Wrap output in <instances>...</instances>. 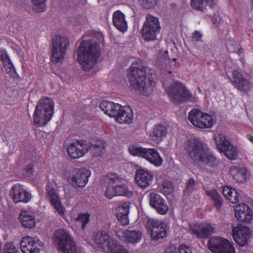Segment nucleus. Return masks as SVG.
<instances>
[{"label": "nucleus", "instance_id": "obj_1", "mask_svg": "<svg viewBox=\"0 0 253 253\" xmlns=\"http://www.w3.org/2000/svg\"><path fill=\"white\" fill-rule=\"evenodd\" d=\"M147 70L151 71L140 60L133 62L127 73L130 85L145 96L152 92L155 82L146 76Z\"/></svg>", "mask_w": 253, "mask_h": 253}, {"label": "nucleus", "instance_id": "obj_2", "mask_svg": "<svg viewBox=\"0 0 253 253\" xmlns=\"http://www.w3.org/2000/svg\"><path fill=\"white\" fill-rule=\"evenodd\" d=\"M185 150L194 162L201 163L211 168L218 166L219 160L198 138L189 139L185 145Z\"/></svg>", "mask_w": 253, "mask_h": 253}, {"label": "nucleus", "instance_id": "obj_3", "mask_svg": "<svg viewBox=\"0 0 253 253\" xmlns=\"http://www.w3.org/2000/svg\"><path fill=\"white\" fill-rule=\"evenodd\" d=\"M101 47L95 40H83L80 43V64L85 71H89L97 63L101 55Z\"/></svg>", "mask_w": 253, "mask_h": 253}, {"label": "nucleus", "instance_id": "obj_4", "mask_svg": "<svg viewBox=\"0 0 253 253\" xmlns=\"http://www.w3.org/2000/svg\"><path fill=\"white\" fill-rule=\"evenodd\" d=\"M54 103L50 98L44 97L37 102L34 114V124L37 127L45 126L52 119Z\"/></svg>", "mask_w": 253, "mask_h": 253}, {"label": "nucleus", "instance_id": "obj_5", "mask_svg": "<svg viewBox=\"0 0 253 253\" xmlns=\"http://www.w3.org/2000/svg\"><path fill=\"white\" fill-rule=\"evenodd\" d=\"M69 46L68 39L65 36L56 35L51 41L50 62L52 64L61 65L64 62Z\"/></svg>", "mask_w": 253, "mask_h": 253}, {"label": "nucleus", "instance_id": "obj_6", "mask_svg": "<svg viewBox=\"0 0 253 253\" xmlns=\"http://www.w3.org/2000/svg\"><path fill=\"white\" fill-rule=\"evenodd\" d=\"M128 151L131 155L140 157L155 166L159 167L163 164V159L155 149L145 148L135 145H130L128 147Z\"/></svg>", "mask_w": 253, "mask_h": 253}, {"label": "nucleus", "instance_id": "obj_7", "mask_svg": "<svg viewBox=\"0 0 253 253\" xmlns=\"http://www.w3.org/2000/svg\"><path fill=\"white\" fill-rule=\"evenodd\" d=\"M52 240L64 253H77L76 243L66 229L57 230L53 234Z\"/></svg>", "mask_w": 253, "mask_h": 253}, {"label": "nucleus", "instance_id": "obj_8", "mask_svg": "<svg viewBox=\"0 0 253 253\" xmlns=\"http://www.w3.org/2000/svg\"><path fill=\"white\" fill-rule=\"evenodd\" d=\"M172 102L180 103L188 100H193L194 97L183 84L174 82L167 90Z\"/></svg>", "mask_w": 253, "mask_h": 253}, {"label": "nucleus", "instance_id": "obj_9", "mask_svg": "<svg viewBox=\"0 0 253 253\" xmlns=\"http://www.w3.org/2000/svg\"><path fill=\"white\" fill-rule=\"evenodd\" d=\"M161 26L158 18L147 14L141 29V36L145 41L155 40L159 33Z\"/></svg>", "mask_w": 253, "mask_h": 253}, {"label": "nucleus", "instance_id": "obj_10", "mask_svg": "<svg viewBox=\"0 0 253 253\" xmlns=\"http://www.w3.org/2000/svg\"><path fill=\"white\" fill-rule=\"evenodd\" d=\"M214 139L215 141L216 148L220 153H223V155L228 159L235 160L238 158V152L237 148L234 147L222 134L217 133L214 134Z\"/></svg>", "mask_w": 253, "mask_h": 253}, {"label": "nucleus", "instance_id": "obj_11", "mask_svg": "<svg viewBox=\"0 0 253 253\" xmlns=\"http://www.w3.org/2000/svg\"><path fill=\"white\" fill-rule=\"evenodd\" d=\"M145 226L149 231L152 240L159 241L163 239L167 235V225L162 221L149 218Z\"/></svg>", "mask_w": 253, "mask_h": 253}, {"label": "nucleus", "instance_id": "obj_12", "mask_svg": "<svg viewBox=\"0 0 253 253\" xmlns=\"http://www.w3.org/2000/svg\"><path fill=\"white\" fill-rule=\"evenodd\" d=\"M208 247L212 253H236L233 244L228 240L220 237L210 239Z\"/></svg>", "mask_w": 253, "mask_h": 253}, {"label": "nucleus", "instance_id": "obj_13", "mask_svg": "<svg viewBox=\"0 0 253 253\" xmlns=\"http://www.w3.org/2000/svg\"><path fill=\"white\" fill-rule=\"evenodd\" d=\"M105 143L97 139L94 143L86 140H80V157L84 156L89 150L94 157L101 156L105 151Z\"/></svg>", "mask_w": 253, "mask_h": 253}, {"label": "nucleus", "instance_id": "obj_14", "mask_svg": "<svg viewBox=\"0 0 253 253\" xmlns=\"http://www.w3.org/2000/svg\"><path fill=\"white\" fill-rule=\"evenodd\" d=\"M20 249L23 253H40L43 247V243L37 237L27 236L22 238Z\"/></svg>", "mask_w": 253, "mask_h": 253}, {"label": "nucleus", "instance_id": "obj_15", "mask_svg": "<svg viewBox=\"0 0 253 253\" xmlns=\"http://www.w3.org/2000/svg\"><path fill=\"white\" fill-rule=\"evenodd\" d=\"M46 195L51 205L61 215L65 213V209L62 205L57 190L51 183H48L45 187Z\"/></svg>", "mask_w": 253, "mask_h": 253}, {"label": "nucleus", "instance_id": "obj_16", "mask_svg": "<svg viewBox=\"0 0 253 253\" xmlns=\"http://www.w3.org/2000/svg\"><path fill=\"white\" fill-rule=\"evenodd\" d=\"M10 194L15 203L20 202L27 203L31 198V193L22 185L17 183L12 186L11 188Z\"/></svg>", "mask_w": 253, "mask_h": 253}, {"label": "nucleus", "instance_id": "obj_17", "mask_svg": "<svg viewBox=\"0 0 253 253\" xmlns=\"http://www.w3.org/2000/svg\"><path fill=\"white\" fill-rule=\"evenodd\" d=\"M232 236L236 243L241 247L245 246L248 242V239L251 235V230L249 227L238 225L232 228Z\"/></svg>", "mask_w": 253, "mask_h": 253}, {"label": "nucleus", "instance_id": "obj_18", "mask_svg": "<svg viewBox=\"0 0 253 253\" xmlns=\"http://www.w3.org/2000/svg\"><path fill=\"white\" fill-rule=\"evenodd\" d=\"M234 211L236 219L240 222L249 223L253 218V211L246 204L236 205Z\"/></svg>", "mask_w": 253, "mask_h": 253}, {"label": "nucleus", "instance_id": "obj_19", "mask_svg": "<svg viewBox=\"0 0 253 253\" xmlns=\"http://www.w3.org/2000/svg\"><path fill=\"white\" fill-rule=\"evenodd\" d=\"M153 175L151 172L144 169H137L135 174L136 184L140 188L144 189L152 182Z\"/></svg>", "mask_w": 253, "mask_h": 253}, {"label": "nucleus", "instance_id": "obj_20", "mask_svg": "<svg viewBox=\"0 0 253 253\" xmlns=\"http://www.w3.org/2000/svg\"><path fill=\"white\" fill-rule=\"evenodd\" d=\"M150 204L159 214H165L168 211L166 201L157 193H150Z\"/></svg>", "mask_w": 253, "mask_h": 253}, {"label": "nucleus", "instance_id": "obj_21", "mask_svg": "<svg viewBox=\"0 0 253 253\" xmlns=\"http://www.w3.org/2000/svg\"><path fill=\"white\" fill-rule=\"evenodd\" d=\"M231 80V84L239 90L247 92L250 86V82L237 70H234Z\"/></svg>", "mask_w": 253, "mask_h": 253}, {"label": "nucleus", "instance_id": "obj_22", "mask_svg": "<svg viewBox=\"0 0 253 253\" xmlns=\"http://www.w3.org/2000/svg\"><path fill=\"white\" fill-rule=\"evenodd\" d=\"M114 118L118 123L130 124L133 119V111L129 107L121 106V108Z\"/></svg>", "mask_w": 253, "mask_h": 253}, {"label": "nucleus", "instance_id": "obj_23", "mask_svg": "<svg viewBox=\"0 0 253 253\" xmlns=\"http://www.w3.org/2000/svg\"><path fill=\"white\" fill-rule=\"evenodd\" d=\"M93 240L99 248L106 250L111 241L113 239L110 237L107 232L101 231L93 235Z\"/></svg>", "mask_w": 253, "mask_h": 253}, {"label": "nucleus", "instance_id": "obj_24", "mask_svg": "<svg viewBox=\"0 0 253 253\" xmlns=\"http://www.w3.org/2000/svg\"><path fill=\"white\" fill-rule=\"evenodd\" d=\"M99 108L108 116L115 117L121 108V105L112 101L103 100L100 103Z\"/></svg>", "mask_w": 253, "mask_h": 253}, {"label": "nucleus", "instance_id": "obj_25", "mask_svg": "<svg viewBox=\"0 0 253 253\" xmlns=\"http://www.w3.org/2000/svg\"><path fill=\"white\" fill-rule=\"evenodd\" d=\"M213 230V228L209 225L203 227L199 224H195L190 228V232L198 238L206 239L212 233Z\"/></svg>", "mask_w": 253, "mask_h": 253}, {"label": "nucleus", "instance_id": "obj_26", "mask_svg": "<svg viewBox=\"0 0 253 253\" xmlns=\"http://www.w3.org/2000/svg\"><path fill=\"white\" fill-rule=\"evenodd\" d=\"M230 173L237 182H242L247 177L248 169L239 166H232L230 169Z\"/></svg>", "mask_w": 253, "mask_h": 253}, {"label": "nucleus", "instance_id": "obj_27", "mask_svg": "<svg viewBox=\"0 0 253 253\" xmlns=\"http://www.w3.org/2000/svg\"><path fill=\"white\" fill-rule=\"evenodd\" d=\"M113 23L115 27L121 32H125L127 29V22L125 15L120 10L114 12Z\"/></svg>", "mask_w": 253, "mask_h": 253}, {"label": "nucleus", "instance_id": "obj_28", "mask_svg": "<svg viewBox=\"0 0 253 253\" xmlns=\"http://www.w3.org/2000/svg\"><path fill=\"white\" fill-rule=\"evenodd\" d=\"M20 219L22 225L27 228L31 229L36 226L35 216L30 211H22Z\"/></svg>", "mask_w": 253, "mask_h": 253}, {"label": "nucleus", "instance_id": "obj_29", "mask_svg": "<svg viewBox=\"0 0 253 253\" xmlns=\"http://www.w3.org/2000/svg\"><path fill=\"white\" fill-rule=\"evenodd\" d=\"M217 3V0H191V5L192 8L201 11H204L207 5L212 8Z\"/></svg>", "mask_w": 253, "mask_h": 253}, {"label": "nucleus", "instance_id": "obj_30", "mask_svg": "<svg viewBox=\"0 0 253 253\" xmlns=\"http://www.w3.org/2000/svg\"><path fill=\"white\" fill-rule=\"evenodd\" d=\"M123 236L128 243L136 244L141 239V233L138 230H126L123 232Z\"/></svg>", "mask_w": 253, "mask_h": 253}, {"label": "nucleus", "instance_id": "obj_31", "mask_svg": "<svg viewBox=\"0 0 253 253\" xmlns=\"http://www.w3.org/2000/svg\"><path fill=\"white\" fill-rule=\"evenodd\" d=\"M204 113L198 109H194L188 114V120L195 127L199 128L198 124L202 122Z\"/></svg>", "mask_w": 253, "mask_h": 253}, {"label": "nucleus", "instance_id": "obj_32", "mask_svg": "<svg viewBox=\"0 0 253 253\" xmlns=\"http://www.w3.org/2000/svg\"><path fill=\"white\" fill-rule=\"evenodd\" d=\"M222 193L230 203L235 204L239 202V194L235 189L225 186L223 188Z\"/></svg>", "mask_w": 253, "mask_h": 253}, {"label": "nucleus", "instance_id": "obj_33", "mask_svg": "<svg viewBox=\"0 0 253 253\" xmlns=\"http://www.w3.org/2000/svg\"><path fill=\"white\" fill-rule=\"evenodd\" d=\"M108 253H128L124 246L120 244L118 241L113 239L111 241L106 249Z\"/></svg>", "mask_w": 253, "mask_h": 253}, {"label": "nucleus", "instance_id": "obj_34", "mask_svg": "<svg viewBox=\"0 0 253 253\" xmlns=\"http://www.w3.org/2000/svg\"><path fill=\"white\" fill-rule=\"evenodd\" d=\"M79 140H76V141L73 143H70L67 149V153L69 156L72 159H78L79 157Z\"/></svg>", "mask_w": 253, "mask_h": 253}, {"label": "nucleus", "instance_id": "obj_35", "mask_svg": "<svg viewBox=\"0 0 253 253\" xmlns=\"http://www.w3.org/2000/svg\"><path fill=\"white\" fill-rule=\"evenodd\" d=\"M202 120V118H201ZM214 124V121L212 116L207 113H205L202 122L198 124L200 128H211Z\"/></svg>", "mask_w": 253, "mask_h": 253}, {"label": "nucleus", "instance_id": "obj_36", "mask_svg": "<svg viewBox=\"0 0 253 253\" xmlns=\"http://www.w3.org/2000/svg\"><path fill=\"white\" fill-rule=\"evenodd\" d=\"M91 173L90 169L86 168H80V187H84L87 184Z\"/></svg>", "mask_w": 253, "mask_h": 253}, {"label": "nucleus", "instance_id": "obj_37", "mask_svg": "<svg viewBox=\"0 0 253 253\" xmlns=\"http://www.w3.org/2000/svg\"><path fill=\"white\" fill-rule=\"evenodd\" d=\"M79 169H74L72 170L68 176V181L71 183L74 187L77 188L79 187Z\"/></svg>", "mask_w": 253, "mask_h": 253}, {"label": "nucleus", "instance_id": "obj_38", "mask_svg": "<svg viewBox=\"0 0 253 253\" xmlns=\"http://www.w3.org/2000/svg\"><path fill=\"white\" fill-rule=\"evenodd\" d=\"M116 196H123L130 197L132 195V192L128 190L127 187L125 185H115Z\"/></svg>", "mask_w": 253, "mask_h": 253}, {"label": "nucleus", "instance_id": "obj_39", "mask_svg": "<svg viewBox=\"0 0 253 253\" xmlns=\"http://www.w3.org/2000/svg\"><path fill=\"white\" fill-rule=\"evenodd\" d=\"M153 132L155 137L161 138L167 135L168 128L166 126L159 124L155 126Z\"/></svg>", "mask_w": 253, "mask_h": 253}, {"label": "nucleus", "instance_id": "obj_40", "mask_svg": "<svg viewBox=\"0 0 253 253\" xmlns=\"http://www.w3.org/2000/svg\"><path fill=\"white\" fill-rule=\"evenodd\" d=\"M46 1L47 0H32L33 8L38 12L44 11L46 7Z\"/></svg>", "mask_w": 253, "mask_h": 253}, {"label": "nucleus", "instance_id": "obj_41", "mask_svg": "<svg viewBox=\"0 0 253 253\" xmlns=\"http://www.w3.org/2000/svg\"><path fill=\"white\" fill-rule=\"evenodd\" d=\"M3 65L7 73L12 74L15 72V69L9 57L6 55L2 59Z\"/></svg>", "mask_w": 253, "mask_h": 253}, {"label": "nucleus", "instance_id": "obj_42", "mask_svg": "<svg viewBox=\"0 0 253 253\" xmlns=\"http://www.w3.org/2000/svg\"><path fill=\"white\" fill-rule=\"evenodd\" d=\"M226 45L229 52L233 53H235L237 50V47L239 46L238 43L231 39H228L226 40Z\"/></svg>", "mask_w": 253, "mask_h": 253}, {"label": "nucleus", "instance_id": "obj_43", "mask_svg": "<svg viewBox=\"0 0 253 253\" xmlns=\"http://www.w3.org/2000/svg\"><path fill=\"white\" fill-rule=\"evenodd\" d=\"M71 218L73 228H74V224L76 222L78 223L79 221V209L78 207H75L72 210L71 212Z\"/></svg>", "mask_w": 253, "mask_h": 253}, {"label": "nucleus", "instance_id": "obj_44", "mask_svg": "<svg viewBox=\"0 0 253 253\" xmlns=\"http://www.w3.org/2000/svg\"><path fill=\"white\" fill-rule=\"evenodd\" d=\"M18 248L11 242L6 243L2 253H18Z\"/></svg>", "mask_w": 253, "mask_h": 253}, {"label": "nucleus", "instance_id": "obj_45", "mask_svg": "<svg viewBox=\"0 0 253 253\" xmlns=\"http://www.w3.org/2000/svg\"><path fill=\"white\" fill-rule=\"evenodd\" d=\"M162 186L163 191L166 194H169L173 191V186L171 182L167 180H164Z\"/></svg>", "mask_w": 253, "mask_h": 253}, {"label": "nucleus", "instance_id": "obj_46", "mask_svg": "<svg viewBox=\"0 0 253 253\" xmlns=\"http://www.w3.org/2000/svg\"><path fill=\"white\" fill-rule=\"evenodd\" d=\"M90 214L89 213H80V222L82 223V229L84 230L90 220Z\"/></svg>", "mask_w": 253, "mask_h": 253}, {"label": "nucleus", "instance_id": "obj_47", "mask_svg": "<svg viewBox=\"0 0 253 253\" xmlns=\"http://www.w3.org/2000/svg\"><path fill=\"white\" fill-rule=\"evenodd\" d=\"M115 185H108L105 192V195L108 199H112L116 196Z\"/></svg>", "mask_w": 253, "mask_h": 253}, {"label": "nucleus", "instance_id": "obj_48", "mask_svg": "<svg viewBox=\"0 0 253 253\" xmlns=\"http://www.w3.org/2000/svg\"><path fill=\"white\" fill-rule=\"evenodd\" d=\"M129 209V204L127 202L124 203L118 209L117 213L120 214L128 215Z\"/></svg>", "mask_w": 253, "mask_h": 253}, {"label": "nucleus", "instance_id": "obj_49", "mask_svg": "<svg viewBox=\"0 0 253 253\" xmlns=\"http://www.w3.org/2000/svg\"><path fill=\"white\" fill-rule=\"evenodd\" d=\"M202 37L203 35L199 31H196L192 34L191 41L195 44L197 42H203Z\"/></svg>", "mask_w": 253, "mask_h": 253}, {"label": "nucleus", "instance_id": "obj_50", "mask_svg": "<svg viewBox=\"0 0 253 253\" xmlns=\"http://www.w3.org/2000/svg\"><path fill=\"white\" fill-rule=\"evenodd\" d=\"M107 176L109 179V185H115L119 181V176L116 173H109Z\"/></svg>", "mask_w": 253, "mask_h": 253}, {"label": "nucleus", "instance_id": "obj_51", "mask_svg": "<svg viewBox=\"0 0 253 253\" xmlns=\"http://www.w3.org/2000/svg\"><path fill=\"white\" fill-rule=\"evenodd\" d=\"M205 194L210 197L211 199L213 201L214 199L217 198L219 194L216 189L208 190L205 191Z\"/></svg>", "mask_w": 253, "mask_h": 253}, {"label": "nucleus", "instance_id": "obj_52", "mask_svg": "<svg viewBox=\"0 0 253 253\" xmlns=\"http://www.w3.org/2000/svg\"><path fill=\"white\" fill-rule=\"evenodd\" d=\"M117 213L116 216L118 220H119L123 225H126L128 224L129 220L128 215L120 214Z\"/></svg>", "mask_w": 253, "mask_h": 253}, {"label": "nucleus", "instance_id": "obj_53", "mask_svg": "<svg viewBox=\"0 0 253 253\" xmlns=\"http://www.w3.org/2000/svg\"><path fill=\"white\" fill-rule=\"evenodd\" d=\"M213 202V207H214L217 210H220L223 204V198L221 196L219 195L217 198L214 199Z\"/></svg>", "mask_w": 253, "mask_h": 253}, {"label": "nucleus", "instance_id": "obj_54", "mask_svg": "<svg viewBox=\"0 0 253 253\" xmlns=\"http://www.w3.org/2000/svg\"><path fill=\"white\" fill-rule=\"evenodd\" d=\"M178 253H193L190 247L185 244H182L179 246Z\"/></svg>", "mask_w": 253, "mask_h": 253}, {"label": "nucleus", "instance_id": "obj_55", "mask_svg": "<svg viewBox=\"0 0 253 253\" xmlns=\"http://www.w3.org/2000/svg\"><path fill=\"white\" fill-rule=\"evenodd\" d=\"M195 183L194 179L193 178H190L188 181L185 191L188 193L191 192L194 188Z\"/></svg>", "mask_w": 253, "mask_h": 253}, {"label": "nucleus", "instance_id": "obj_56", "mask_svg": "<svg viewBox=\"0 0 253 253\" xmlns=\"http://www.w3.org/2000/svg\"><path fill=\"white\" fill-rule=\"evenodd\" d=\"M33 169L34 165L33 164L27 165L25 169L26 174L28 176H30L33 174Z\"/></svg>", "mask_w": 253, "mask_h": 253}, {"label": "nucleus", "instance_id": "obj_57", "mask_svg": "<svg viewBox=\"0 0 253 253\" xmlns=\"http://www.w3.org/2000/svg\"><path fill=\"white\" fill-rule=\"evenodd\" d=\"M76 125L77 126H75V127H76V129L74 130L73 129V127L71 129V133L72 134H74V135H77L79 132V130L78 129V124H76Z\"/></svg>", "mask_w": 253, "mask_h": 253}, {"label": "nucleus", "instance_id": "obj_58", "mask_svg": "<svg viewBox=\"0 0 253 253\" xmlns=\"http://www.w3.org/2000/svg\"><path fill=\"white\" fill-rule=\"evenodd\" d=\"M235 53H237L239 55H241L243 53V49L240 45L238 47H237V50Z\"/></svg>", "mask_w": 253, "mask_h": 253}, {"label": "nucleus", "instance_id": "obj_59", "mask_svg": "<svg viewBox=\"0 0 253 253\" xmlns=\"http://www.w3.org/2000/svg\"><path fill=\"white\" fill-rule=\"evenodd\" d=\"M76 59L78 62H79V48L76 51Z\"/></svg>", "mask_w": 253, "mask_h": 253}, {"label": "nucleus", "instance_id": "obj_60", "mask_svg": "<svg viewBox=\"0 0 253 253\" xmlns=\"http://www.w3.org/2000/svg\"><path fill=\"white\" fill-rule=\"evenodd\" d=\"M249 139L253 143V136H252V135H250Z\"/></svg>", "mask_w": 253, "mask_h": 253}, {"label": "nucleus", "instance_id": "obj_61", "mask_svg": "<svg viewBox=\"0 0 253 253\" xmlns=\"http://www.w3.org/2000/svg\"><path fill=\"white\" fill-rule=\"evenodd\" d=\"M86 2L85 0H80V4L81 3H84V2Z\"/></svg>", "mask_w": 253, "mask_h": 253}, {"label": "nucleus", "instance_id": "obj_62", "mask_svg": "<svg viewBox=\"0 0 253 253\" xmlns=\"http://www.w3.org/2000/svg\"><path fill=\"white\" fill-rule=\"evenodd\" d=\"M251 0V4H252V8L253 9V0Z\"/></svg>", "mask_w": 253, "mask_h": 253}, {"label": "nucleus", "instance_id": "obj_63", "mask_svg": "<svg viewBox=\"0 0 253 253\" xmlns=\"http://www.w3.org/2000/svg\"><path fill=\"white\" fill-rule=\"evenodd\" d=\"M173 61H176V59H175V58H173Z\"/></svg>", "mask_w": 253, "mask_h": 253}, {"label": "nucleus", "instance_id": "obj_64", "mask_svg": "<svg viewBox=\"0 0 253 253\" xmlns=\"http://www.w3.org/2000/svg\"><path fill=\"white\" fill-rule=\"evenodd\" d=\"M1 198L0 197V202H1Z\"/></svg>", "mask_w": 253, "mask_h": 253}]
</instances>
